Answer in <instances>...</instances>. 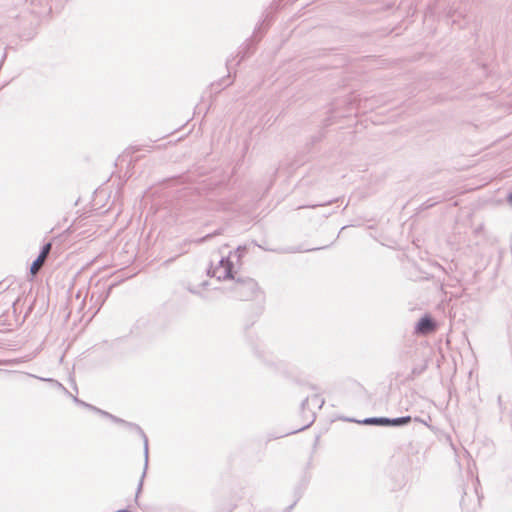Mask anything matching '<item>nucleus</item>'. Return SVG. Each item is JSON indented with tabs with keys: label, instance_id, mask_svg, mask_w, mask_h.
<instances>
[{
	"label": "nucleus",
	"instance_id": "1",
	"mask_svg": "<svg viewBox=\"0 0 512 512\" xmlns=\"http://www.w3.org/2000/svg\"><path fill=\"white\" fill-rule=\"evenodd\" d=\"M230 291L240 301L255 300L261 293L257 282L251 278L237 279L230 287Z\"/></svg>",
	"mask_w": 512,
	"mask_h": 512
},
{
	"label": "nucleus",
	"instance_id": "2",
	"mask_svg": "<svg viewBox=\"0 0 512 512\" xmlns=\"http://www.w3.org/2000/svg\"><path fill=\"white\" fill-rule=\"evenodd\" d=\"M213 276L218 280L233 279V263L229 259H221L213 268Z\"/></svg>",
	"mask_w": 512,
	"mask_h": 512
},
{
	"label": "nucleus",
	"instance_id": "3",
	"mask_svg": "<svg viewBox=\"0 0 512 512\" xmlns=\"http://www.w3.org/2000/svg\"><path fill=\"white\" fill-rule=\"evenodd\" d=\"M411 417L405 416L396 419H388V418H373L365 421L367 424H377V425H385V426H400L410 423Z\"/></svg>",
	"mask_w": 512,
	"mask_h": 512
},
{
	"label": "nucleus",
	"instance_id": "4",
	"mask_svg": "<svg viewBox=\"0 0 512 512\" xmlns=\"http://www.w3.org/2000/svg\"><path fill=\"white\" fill-rule=\"evenodd\" d=\"M435 329H436V324L428 316L421 318L416 327L417 333L423 334V335L429 334V333L433 332Z\"/></svg>",
	"mask_w": 512,
	"mask_h": 512
},
{
	"label": "nucleus",
	"instance_id": "5",
	"mask_svg": "<svg viewBox=\"0 0 512 512\" xmlns=\"http://www.w3.org/2000/svg\"><path fill=\"white\" fill-rule=\"evenodd\" d=\"M45 260H46V258H44L43 256L39 255L37 257V259L32 263L31 268H30V272L32 275H36L38 273V271L43 266Z\"/></svg>",
	"mask_w": 512,
	"mask_h": 512
},
{
	"label": "nucleus",
	"instance_id": "6",
	"mask_svg": "<svg viewBox=\"0 0 512 512\" xmlns=\"http://www.w3.org/2000/svg\"><path fill=\"white\" fill-rule=\"evenodd\" d=\"M50 250H51V243H47V244L43 247V249H42V251H41V253H40V256H43L44 258H47V256H48V254H49Z\"/></svg>",
	"mask_w": 512,
	"mask_h": 512
},
{
	"label": "nucleus",
	"instance_id": "7",
	"mask_svg": "<svg viewBox=\"0 0 512 512\" xmlns=\"http://www.w3.org/2000/svg\"><path fill=\"white\" fill-rule=\"evenodd\" d=\"M508 202L512 204V193L508 196Z\"/></svg>",
	"mask_w": 512,
	"mask_h": 512
}]
</instances>
